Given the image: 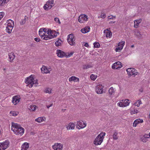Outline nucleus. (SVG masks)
<instances>
[{
    "mask_svg": "<svg viewBox=\"0 0 150 150\" xmlns=\"http://www.w3.org/2000/svg\"><path fill=\"white\" fill-rule=\"evenodd\" d=\"M11 130L16 135L22 136L24 133L25 130L20 125L14 123H12Z\"/></svg>",
    "mask_w": 150,
    "mask_h": 150,
    "instance_id": "obj_1",
    "label": "nucleus"
},
{
    "mask_svg": "<svg viewBox=\"0 0 150 150\" xmlns=\"http://www.w3.org/2000/svg\"><path fill=\"white\" fill-rule=\"evenodd\" d=\"M34 77V75H32L27 77L25 79V83L28 84L27 86L30 88L33 86L34 84H38L37 80H36L35 81Z\"/></svg>",
    "mask_w": 150,
    "mask_h": 150,
    "instance_id": "obj_2",
    "label": "nucleus"
},
{
    "mask_svg": "<svg viewBox=\"0 0 150 150\" xmlns=\"http://www.w3.org/2000/svg\"><path fill=\"white\" fill-rule=\"evenodd\" d=\"M105 133H100L95 138L94 141V144L96 145H100L101 144L103 141Z\"/></svg>",
    "mask_w": 150,
    "mask_h": 150,
    "instance_id": "obj_3",
    "label": "nucleus"
},
{
    "mask_svg": "<svg viewBox=\"0 0 150 150\" xmlns=\"http://www.w3.org/2000/svg\"><path fill=\"white\" fill-rule=\"evenodd\" d=\"M48 36L45 37V40H47L55 38L59 34L58 32L53 30H49L48 29Z\"/></svg>",
    "mask_w": 150,
    "mask_h": 150,
    "instance_id": "obj_4",
    "label": "nucleus"
},
{
    "mask_svg": "<svg viewBox=\"0 0 150 150\" xmlns=\"http://www.w3.org/2000/svg\"><path fill=\"white\" fill-rule=\"evenodd\" d=\"M131 102V100L128 99H123L120 100L117 105V106L121 107L124 108L129 105Z\"/></svg>",
    "mask_w": 150,
    "mask_h": 150,
    "instance_id": "obj_5",
    "label": "nucleus"
},
{
    "mask_svg": "<svg viewBox=\"0 0 150 150\" xmlns=\"http://www.w3.org/2000/svg\"><path fill=\"white\" fill-rule=\"evenodd\" d=\"M54 5V0H49L43 6L45 10L48 11Z\"/></svg>",
    "mask_w": 150,
    "mask_h": 150,
    "instance_id": "obj_6",
    "label": "nucleus"
},
{
    "mask_svg": "<svg viewBox=\"0 0 150 150\" xmlns=\"http://www.w3.org/2000/svg\"><path fill=\"white\" fill-rule=\"evenodd\" d=\"M76 38L73 34H71L67 36V41L69 44L71 46L75 44Z\"/></svg>",
    "mask_w": 150,
    "mask_h": 150,
    "instance_id": "obj_7",
    "label": "nucleus"
},
{
    "mask_svg": "<svg viewBox=\"0 0 150 150\" xmlns=\"http://www.w3.org/2000/svg\"><path fill=\"white\" fill-rule=\"evenodd\" d=\"M48 29L45 28H41L39 31V34L41 38L45 40V37L48 36Z\"/></svg>",
    "mask_w": 150,
    "mask_h": 150,
    "instance_id": "obj_8",
    "label": "nucleus"
},
{
    "mask_svg": "<svg viewBox=\"0 0 150 150\" xmlns=\"http://www.w3.org/2000/svg\"><path fill=\"white\" fill-rule=\"evenodd\" d=\"M9 142L8 140L0 143V150H5L9 146Z\"/></svg>",
    "mask_w": 150,
    "mask_h": 150,
    "instance_id": "obj_9",
    "label": "nucleus"
},
{
    "mask_svg": "<svg viewBox=\"0 0 150 150\" xmlns=\"http://www.w3.org/2000/svg\"><path fill=\"white\" fill-rule=\"evenodd\" d=\"M86 126V123L85 122H83L82 120H79L77 122L76 127L78 129H83L85 128Z\"/></svg>",
    "mask_w": 150,
    "mask_h": 150,
    "instance_id": "obj_10",
    "label": "nucleus"
},
{
    "mask_svg": "<svg viewBox=\"0 0 150 150\" xmlns=\"http://www.w3.org/2000/svg\"><path fill=\"white\" fill-rule=\"evenodd\" d=\"M88 16L85 14L80 15L78 18V21L80 23H84L88 21Z\"/></svg>",
    "mask_w": 150,
    "mask_h": 150,
    "instance_id": "obj_11",
    "label": "nucleus"
},
{
    "mask_svg": "<svg viewBox=\"0 0 150 150\" xmlns=\"http://www.w3.org/2000/svg\"><path fill=\"white\" fill-rule=\"evenodd\" d=\"M52 148L54 150H62L63 145L61 143H56L52 146Z\"/></svg>",
    "mask_w": 150,
    "mask_h": 150,
    "instance_id": "obj_12",
    "label": "nucleus"
},
{
    "mask_svg": "<svg viewBox=\"0 0 150 150\" xmlns=\"http://www.w3.org/2000/svg\"><path fill=\"white\" fill-rule=\"evenodd\" d=\"M125 42L124 41H121L118 43L117 47L115 49L116 52H119L123 48V47L125 45Z\"/></svg>",
    "mask_w": 150,
    "mask_h": 150,
    "instance_id": "obj_13",
    "label": "nucleus"
},
{
    "mask_svg": "<svg viewBox=\"0 0 150 150\" xmlns=\"http://www.w3.org/2000/svg\"><path fill=\"white\" fill-rule=\"evenodd\" d=\"M127 74L129 75H134L135 76L137 74V72L133 68H129L126 69Z\"/></svg>",
    "mask_w": 150,
    "mask_h": 150,
    "instance_id": "obj_14",
    "label": "nucleus"
},
{
    "mask_svg": "<svg viewBox=\"0 0 150 150\" xmlns=\"http://www.w3.org/2000/svg\"><path fill=\"white\" fill-rule=\"evenodd\" d=\"M21 98L19 95H16L13 96L12 98V102L14 105H17L20 101Z\"/></svg>",
    "mask_w": 150,
    "mask_h": 150,
    "instance_id": "obj_15",
    "label": "nucleus"
},
{
    "mask_svg": "<svg viewBox=\"0 0 150 150\" xmlns=\"http://www.w3.org/2000/svg\"><path fill=\"white\" fill-rule=\"evenodd\" d=\"M122 67V63L119 61L115 62L112 66V68L113 69H120Z\"/></svg>",
    "mask_w": 150,
    "mask_h": 150,
    "instance_id": "obj_16",
    "label": "nucleus"
},
{
    "mask_svg": "<svg viewBox=\"0 0 150 150\" xmlns=\"http://www.w3.org/2000/svg\"><path fill=\"white\" fill-rule=\"evenodd\" d=\"M104 86L101 84L97 85L96 87V91L97 93L102 94L103 93V88Z\"/></svg>",
    "mask_w": 150,
    "mask_h": 150,
    "instance_id": "obj_17",
    "label": "nucleus"
},
{
    "mask_svg": "<svg viewBox=\"0 0 150 150\" xmlns=\"http://www.w3.org/2000/svg\"><path fill=\"white\" fill-rule=\"evenodd\" d=\"M42 73L43 74H48L51 71V69L50 68L43 66L41 69Z\"/></svg>",
    "mask_w": 150,
    "mask_h": 150,
    "instance_id": "obj_18",
    "label": "nucleus"
},
{
    "mask_svg": "<svg viewBox=\"0 0 150 150\" xmlns=\"http://www.w3.org/2000/svg\"><path fill=\"white\" fill-rule=\"evenodd\" d=\"M75 126V123L70 122L66 125V128L67 130L74 129Z\"/></svg>",
    "mask_w": 150,
    "mask_h": 150,
    "instance_id": "obj_19",
    "label": "nucleus"
},
{
    "mask_svg": "<svg viewBox=\"0 0 150 150\" xmlns=\"http://www.w3.org/2000/svg\"><path fill=\"white\" fill-rule=\"evenodd\" d=\"M148 134H145L140 136V140L144 143L148 141Z\"/></svg>",
    "mask_w": 150,
    "mask_h": 150,
    "instance_id": "obj_20",
    "label": "nucleus"
},
{
    "mask_svg": "<svg viewBox=\"0 0 150 150\" xmlns=\"http://www.w3.org/2000/svg\"><path fill=\"white\" fill-rule=\"evenodd\" d=\"M6 26L13 28L14 26V22L11 19L8 20L6 22Z\"/></svg>",
    "mask_w": 150,
    "mask_h": 150,
    "instance_id": "obj_21",
    "label": "nucleus"
},
{
    "mask_svg": "<svg viewBox=\"0 0 150 150\" xmlns=\"http://www.w3.org/2000/svg\"><path fill=\"white\" fill-rule=\"evenodd\" d=\"M56 54L57 56L60 58H63L65 55V53L60 50H57Z\"/></svg>",
    "mask_w": 150,
    "mask_h": 150,
    "instance_id": "obj_22",
    "label": "nucleus"
},
{
    "mask_svg": "<svg viewBox=\"0 0 150 150\" xmlns=\"http://www.w3.org/2000/svg\"><path fill=\"white\" fill-rule=\"evenodd\" d=\"M29 147V143L25 142L21 146V150H27Z\"/></svg>",
    "mask_w": 150,
    "mask_h": 150,
    "instance_id": "obj_23",
    "label": "nucleus"
},
{
    "mask_svg": "<svg viewBox=\"0 0 150 150\" xmlns=\"http://www.w3.org/2000/svg\"><path fill=\"white\" fill-rule=\"evenodd\" d=\"M104 33L105 34L106 37L108 38H110L112 36V33L108 29L104 30Z\"/></svg>",
    "mask_w": 150,
    "mask_h": 150,
    "instance_id": "obj_24",
    "label": "nucleus"
},
{
    "mask_svg": "<svg viewBox=\"0 0 150 150\" xmlns=\"http://www.w3.org/2000/svg\"><path fill=\"white\" fill-rule=\"evenodd\" d=\"M143 120L142 119H138L135 120L133 123V126L134 127H136L139 123L143 122Z\"/></svg>",
    "mask_w": 150,
    "mask_h": 150,
    "instance_id": "obj_25",
    "label": "nucleus"
},
{
    "mask_svg": "<svg viewBox=\"0 0 150 150\" xmlns=\"http://www.w3.org/2000/svg\"><path fill=\"white\" fill-rule=\"evenodd\" d=\"M69 81L70 82H71L72 81L75 82H79V78L75 76H73L69 79Z\"/></svg>",
    "mask_w": 150,
    "mask_h": 150,
    "instance_id": "obj_26",
    "label": "nucleus"
},
{
    "mask_svg": "<svg viewBox=\"0 0 150 150\" xmlns=\"http://www.w3.org/2000/svg\"><path fill=\"white\" fill-rule=\"evenodd\" d=\"M46 120V118L44 117H38L35 120V121L38 123H41L42 122Z\"/></svg>",
    "mask_w": 150,
    "mask_h": 150,
    "instance_id": "obj_27",
    "label": "nucleus"
},
{
    "mask_svg": "<svg viewBox=\"0 0 150 150\" xmlns=\"http://www.w3.org/2000/svg\"><path fill=\"white\" fill-rule=\"evenodd\" d=\"M142 19H139L138 20H135L134 21V27L135 28H138L139 24L141 22Z\"/></svg>",
    "mask_w": 150,
    "mask_h": 150,
    "instance_id": "obj_28",
    "label": "nucleus"
},
{
    "mask_svg": "<svg viewBox=\"0 0 150 150\" xmlns=\"http://www.w3.org/2000/svg\"><path fill=\"white\" fill-rule=\"evenodd\" d=\"M90 28L89 27H86L82 29L81 31L83 33H86L90 31Z\"/></svg>",
    "mask_w": 150,
    "mask_h": 150,
    "instance_id": "obj_29",
    "label": "nucleus"
},
{
    "mask_svg": "<svg viewBox=\"0 0 150 150\" xmlns=\"http://www.w3.org/2000/svg\"><path fill=\"white\" fill-rule=\"evenodd\" d=\"M8 56L10 61H13L15 58V55L12 52L9 53L8 54Z\"/></svg>",
    "mask_w": 150,
    "mask_h": 150,
    "instance_id": "obj_30",
    "label": "nucleus"
},
{
    "mask_svg": "<svg viewBox=\"0 0 150 150\" xmlns=\"http://www.w3.org/2000/svg\"><path fill=\"white\" fill-rule=\"evenodd\" d=\"M37 108V107L35 105H30L29 106V109L31 111H35Z\"/></svg>",
    "mask_w": 150,
    "mask_h": 150,
    "instance_id": "obj_31",
    "label": "nucleus"
},
{
    "mask_svg": "<svg viewBox=\"0 0 150 150\" xmlns=\"http://www.w3.org/2000/svg\"><path fill=\"white\" fill-rule=\"evenodd\" d=\"M62 41L61 39H59L55 43V45L56 46H59L61 45Z\"/></svg>",
    "mask_w": 150,
    "mask_h": 150,
    "instance_id": "obj_32",
    "label": "nucleus"
},
{
    "mask_svg": "<svg viewBox=\"0 0 150 150\" xmlns=\"http://www.w3.org/2000/svg\"><path fill=\"white\" fill-rule=\"evenodd\" d=\"M115 91V90L114 89L113 87H110L109 90V92L111 95H112L114 94Z\"/></svg>",
    "mask_w": 150,
    "mask_h": 150,
    "instance_id": "obj_33",
    "label": "nucleus"
},
{
    "mask_svg": "<svg viewBox=\"0 0 150 150\" xmlns=\"http://www.w3.org/2000/svg\"><path fill=\"white\" fill-rule=\"evenodd\" d=\"M8 0H0V5L4 6L5 4L8 3Z\"/></svg>",
    "mask_w": 150,
    "mask_h": 150,
    "instance_id": "obj_34",
    "label": "nucleus"
},
{
    "mask_svg": "<svg viewBox=\"0 0 150 150\" xmlns=\"http://www.w3.org/2000/svg\"><path fill=\"white\" fill-rule=\"evenodd\" d=\"M18 112L15 111H11L10 112V114L11 116H16L18 115Z\"/></svg>",
    "mask_w": 150,
    "mask_h": 150,
    "instance_id": "obj_35",
    "label": "nucleus"
},
{
    "mask_svg": "<svg viewBox=\"0 0 150 150\" xmlns=\"http://www.w3.org/2000/svg\"><path fill=\"white\" fill-rule=\"evenodd\" d=\"M13 29V28L11 27L6 26V31L7 33H11L12 30Z\"/></svg>",
    "mask_w": 150,
    "mask_h": 150,
    "instance_id": "obj_36",
    "label": "nucleus"
},
{
    "mask_svg": "<svg viewBox=\"0 0 150 150\" xmlns=\"http://www.w3.org/2000/svg\"><path fill=\"white\" fill-rule=\"evenodd\" d=\"M92 67V66L91 64H84L83 65V69H86Z\"/></svg>",
    "mask_w": 150,
    "mask_h": 150,
    "instance_id": "obj_37",
    "label": "nucleus"
},
{
    "mask_svg": "<svg viewBox=\"0 0 150 150\" xmlns=\"http://www.w3.org/2000/svg\"><path fill=\"white\" fill-rule=\"evenodd\" d=\"M142 103L141 101L139 100L137 101L135 103L134 105L135 106H137V107H139L140 106V105Z\"/></svg>",
    "mask_w": 150,
    "mask_h": 150,
    "instance_id": "obj_38",
    "label": "nucleus"
},
{
    "mask_svg": "<svg viewBox=\"0 0 150 150\" xmlns=\"http://www.w3.org/2000/svg\"><path fill=\"white\" fill-rule=\"evenodd\" d=\"M97 75H95L94 74H92L90 76L91 79L93 81H95L97 78Z\"/></svg>",
    "mask_w": 150,
    "mask_h": 150,
    "instance_id": "obj_39",
    "label": "nucleus"
},
{
    "mask_svg": "<svg viewBox=\"0 0 150 150\" xmlns=\"http://www.w3.org/2000/svg\"><path fill=\"white\" fill-rule=\"evenodd\" d=\"M52 89L50 88H47L45 89V92L46 93L50 94L52 92Z\"/></svg>",
    "mask_w": 150,
    "mask_h": 150,
    "instance_id": "obj_40",
    "label": "nucleus"
},
{
    "mask_svg": "<svg viewBox=\"0 0 150 150\" xmlns=\"http://www.w3.org/2000/svg\"><path fill=\"white\" fill-rule=\"evenodd\" d=\"M118 133L117 132H115L113 135V137L114 139L117 140L118 139V137L117 135Z\"/></svg>",
    "mask_w": 150,
    "mask_h": 150,
    "instance_id": "obj_41",
    "label": "nucleus"
},
{
    "mask_svg": "<svg viewBox=\"0 0 150 150\" xmlns=\"http://www.w3.org/2000/svg\"><path fill=\"white\" fill-rule=\"evenodd\" d=\"M94 47L95 48H99L100 46L99 43L98 42H95L93 43Z\"/></svg>",
    "mask_w": 150,
    "mask_h": 150,
    "instance_id": "obj_42",
    "label": "nucleus"
},
{
    "mask_svg": "<svg viewBox=\"0 0 150 150\" xmlns=\"http://www.w3.org/2000/svg\"><path fill=\"white\" fill-rule=\"evenodd\" d=\"M116 18L115 16H113L112 15H110L108 17V19H114Z\"/></svg>",
    "mask_w": 150,
    "mask_h": 150,
    "instance_id": "obj_43",
    "label": "nucleus"
},
{
    "mask_svg": "<svg viewBox=\"0 0 150 150\" xmlns=\"http://www.w3.org/2000/svg\"><path fill=\"white\" fill-rule=\"evenodd\" d=\"M135 34L137 36L138 38H140V35H141L140 32L139 31H135Z\"/></svg>",
    "mask_w": 150,
    "mask_h": 150,
    "instance_id": "obj_44",
    "label": "nucleus"
},
{
    "mask_svg": "<svg viewBox=\"0 0 150 150\" xmlns=\"http://www.w3.org/2000/svg\"><path fill=\"white\" fill-rule=\"evenodd\" d=\"M138 111L137 110H132L131 111V113L132 114H136L138 112Z\"/></svg>",
    "mask_w": 150,
    "mask_h": 150,
    "instance_id": "obj_45",
    "label": "nucleus"
},
{
    "mask_svg": "<svg viewBox=\"0 0 150 150\" xmlns=\"http://www.w3.org/2000/svg\"><path fill=\"white\" fill-rule=\"evenodd\" d=\"M5 13L4 12H0V20L3 17Z\"/></svg>",
    "mask_w": 150,
    "mask_h": 150,
    "instance_id": "obj_46",
    "label": "nucleus"
},
{
    "mask_svg": "<svg viewBox=\"0 0 150 150\" xmlns=\"http://www.w3.org/2000/svg\"><path fill=\"white\" fill-rule=\"evenodd\" d=\"M54 20L55 22L57 23H58L59 24H60V22L58 18H55L54 19Z\"/></svg>",
    "mask_w": 150,
    "mask_h": 150,
    "instance_id": "obj_47",
    "label": "nucleus"
},
{
    "mask_svg": "<svg viewBox=\"0 0 150 150\" xmlns=\"http://www.w3.org/2000/svg\"><path fill=\"white\" fill-rule=\"evenodd\" d=\"M100 17L103 18H104L105 17V14L102 13L100 15Z\"/></svg>",
    "mask_w": 150,
    "mask_h": 150,
    "instance_id": "obj_48",
    "label": "nucleus"
},
{
    "mask_svg": "<svg viewBox=\"0 0 150 150\" xmlns=\"http://www.w3.org/2000/svg\"><path fill=\"white\" fill-rule=\"evenodd\" d=\"M25 22H26L25 21L23 20H22L21 22V25H23L24 24H25Z\"/></svg>",
    "mask_w": 150,
    "mask_h": 150,
    "instance_id": "obj_49",
    "label": "nucleus"
},
{
    "mask_svg": "<svg viewBox=\"0 0 150 150\" xmlns=\"http://www.w3.org/2000/svg\"><path fill=\"white\" fill-rule=\"evenodd\" d=\"M35 40L37 42H39L40 41V39L39 38H35Z\"/></svg>",
    "mask_w": 150,
    "mask_h": 150,
    "instance_id": "obj_50",
    "label": "nucleus"
},
{
    "mask_svg": "<svg viewBox=\"0 0 150 150\" xmlns=\"http://www.w3.org/2000/svg\"><path fill=\"white\" fill-rule=\"evenodd\" d=\"M84 46L86 47H88L89 46L88 44V43L86 42L84 44Z\"/></svg>",
    "mask_w": 150,
    "mask_h": 150,
    "instance_id": "obj_51",
    "label": "nucleus"
},
{
    "mask_svg": "<svg viewBox=\"0 0 150 150\" xmlns=\"http://www.w3.org/2000/svg\"><path fill=\"white\" fill-rule=\"evenodd\" d=\"M73 54V52H70L69 55V57H70Z\"/></svg>",
    "mask_w": 150,
    "mask_h": 150,
    "instance_id": "obj_52",
    "label": "nucleus"
},
{
    "mask_svg": "<svg viewBox=\"0 0 150 150\" xmlns=\"http://www.w3.org/2000/svg\"><path fill=\"white\" fill-rule=\"evenodd\" d=\"M115 23V21H111L110 22V23Z\"/></svg>",
    "mask_w": 150,
    "mask_h": 150,
    "instance_id": "obj_53",
    "label": "nucleus"
},
{
    "mask_svg": "<svg viewBox=\"0 0 150 150\" xmlns=\"http://www.w3.org/2000/svg\"><path fill=\"white\" fill-rule=\"evenodd\" d=\"M49 105L50 106V107H52L53 105V103H51Z\"/></svg>",
    "mask_w": 150,
    "mask_h": 150,
    "instance_id": "obj_54",
    "label": "nucleus"
},
{
    "mask_svg": "<svg viewBox=\"0 0 150 150\" xmlns=\"http://www.w3.org/2000/svg\"><path fill=\"white\" fill-rule=\"evenodd\" d=\"M47 108H49L50 107V106L49 105H47Z\"/></svg>",
    "mask_w": 150,
    "mask_h": 150,
    "instance_id": "obj_55",
    "label": "nucleus"
},
{
    "mask_svg": "<svg viewBox=\"0 0 150 150\" xmlns=\"http://www.w3.org/2000/svg\"><path fill=\"white\" fill-rule=\"evenodd\" d=\"M47 108H49L50 107V106L49 105H47Z\"/></svg>",
    "mask_w": 150,
    "mask_h": 150,
    "instance_id": "obj_56",
    "label": "nucleus"
},
{
    "mask_svg": "<svg viewBox=\"0 0 150 150\" xmlns=\"http://www.w3.org/2000/svg\"><path fill=\"white\" fill-rule=\"evenodd\" d=\"M148 138H150V132H149V135H148Z\"/></svg>",
    "mask_w": 150,
    "mask_h": 150,
    "instance_id": "obj_57",
    "label": "nucleus"
},
{
    "mask_svg": "<svg viewBox=\"0 0 150 150\" xmlns=\"http://www.w3.org/2000/svg\"><path fill=\"white\" fill-rule=\"evenodd\" d=\"M23 20L25 21L26 22V18H24V19H23Z\"/></svg>",
    "mask_w": 150,
    "mask_h": 150,
    "instance_id": "obj_58",
    "label": "nucleus"
},
{
    "mask_svg": "<svg viewBox=\"0 0 150 150\" xmlns=\"http://www.w3.org/2000/svg\"><path fill=\"white\" fill-rule=\"evenodd\" d=\"M134 45H132L131 46V47L132 48V47H134Z\"/></svg>",
    "mask_w": 150,
    "mask_h": 150,
    "instance_id": "obj_59",
    "label": "nucleus"
},
{
    "mask_svg": "<svg viewBox=\"0 0 150 150\" xmlns=\"http://www.w3.org/2000/svg\"><path fill=\"white\" fill-rule=\"evenodd\" d=\"M149 118L150 119V111L149 115Z\"/></svg>",
    "mask_w": 150,
    "mask_h": 150,
    "instance_id": "obj_60",
    "label": "nucleus"
}]
</instances>
